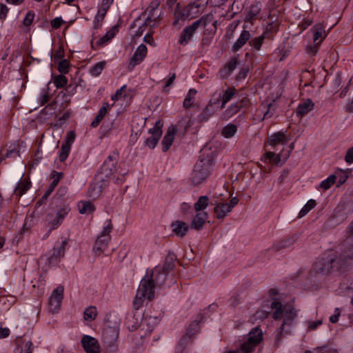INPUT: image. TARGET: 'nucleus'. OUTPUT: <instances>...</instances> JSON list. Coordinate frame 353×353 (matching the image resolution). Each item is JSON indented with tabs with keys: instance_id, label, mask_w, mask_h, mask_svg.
<instances>
[{
	"instance_id": "1",
	"label": "nucleus",
	"mask_w": 353,
	"mask_h": 353,
	"mask_svg": "<svg viewBox=\"0 0 353 353\" xmlns=\"http://www.w3.org/2000/svg\"><path fill=\"white\" fill-rule=\"evenodd\" d=\"M153 270H148L145 275L141 279L133 300V309L139 310L143 305L145 300L152 301L154 296V290L157 285L164 282V278L160 279ZM158 273H159L158 272Z\"/></svg>"
},
{
	"instance_id": "2",
	"label": "nucleus",
	"mask_w": 353,
	"mask_h": 353,
	"mask_svg": "<svg viewBox=\"0 0 353 353\" xmlns=\"http://www.w3.org/2000/svg\"><path fill=\"white\" fill-rule=\"evenodd\" d=\"M270 296L274 300L270 305L272 310H274L273 313V318L274 319H279L282 317L284 318L283 323L279 329L278 335L276 338V341L278 342L281 340V336L283 332H288V327L291 326L293 323L294 319L296 316V312L292 306L283 305L281 302L276 301L275 296L277 292L274 289H271L269 292Z\"/></svg>"
},
{
	"instance_id": "3",
	"label": "nucleus",
	"mask_w": 353,
	"mask_h": 353,
	"mask_svg": "<svg viewBox=\"0 0 353 353\" xmlns=\"http://www.w3.org/2000/svg\"><path fill=\"white\" fill-rule=\"evenodd\" d=\"M213 157L211 154H205L203 150L195 163L190 176V181L194 185L205 183L212 170Z\"/></svg>"
},
{
	"instance_id": "4",
	"label": "nucleus",
	"mask_w": 353,
	"mask_h": 353,
	"mask_svg": "<svg viewBox=\"0 0 353 353\" xmlns=\"http://www.w3.org/2000/svg\"><path fill=\"white\" fill-rule=\"evenodd\" d=\"M341 261L338 259L336 254H330L316 261L314 265V270L316 274H327L334 268H343Z\"/></svg>"
},
{
	"instance_id": "5",
	"label": "nucleus",
	"mask_w": 353,
	"mask_h": 353,
	"mask_svg": "<svg viewBox=\"0 0 353 353\" xmlns=\"http://www.w3.org/2000/svg\"><path fill=\"white\" fill-rule=\"evenodd\" d=\"M119 333V327L117 324L114 326H106L103 331V343L108 353H115L117 348L115 345Z\"/></svg>"
},
{
	"instance_id": "6",
	"label": "nucleus",
	"mask_w": 353,
	"mask_h": 353,
	"mask_svg": "<svg viewBox=\"0 0 353 353\" xmlns=\"http://www.w3.org/2000/svg\"><path fill=\"white\" fill-rule=\"evenodd\" d=\"M112 230V223L110 219L105 221L103 230L98 236L93 247V252L95 255H100L107 248L110 240V233Z\"/></svg>"
},
{
	"instance_id": "7",
	"label": "nucleus",
	"mask_w": 353,
	"mask_h": 353,
	"mask_svg": "<svg viewBox=\"0 0 353 353\" xmlns=\"http://www.w3.org/2000/svg\"><path fill=\"white\" fill-rule=\"evenodd\" d=\"M353 211L349 203H342L335 208L333 214L329 220L330 225L335 227L345 221L348 215Z\"/></svg>"
},
{
	"instance_id": "8",
	"label": "nucleus",
	"mask_w": 353,
	"mask_h": 353,
	"mask_svg": "<svg viewBox=\"0 0 353 353\" xmlns=\"http://www.w3.org/2000/svg\"><path fill=\"white\" fill-rule=\"evenodd\" d=\"M69 211V207L68 205H63L56 212L48 213L47 214L46 221L50 231L57 228L62 223Z\"/></svg>"
},
{
	"instance_id": "9",
	"label": "nucleus",
	"mask_w": 353,
	"mask_h": 353,
	"mask_svg": "<svg viewBox=\"0 0 353 353\" xmlns=\"http://www.w3.org/2000/svg\"><path fill=\"white\" fill-rule=\"evenodd\" d=\"M201 25H203V26H206V22L203 17L194 21L191 25L186 26L181 33L179 43L181 46L188 45L191 39L192 38L196 30Z\"/></svg>"
},
{
	"instance_id": "10",
	"label": "nucleus",
	"mask_w": 353,
	"mask_h": 353,
	"mask_svg": "<svg viewBox=\"0 0 353 353\" xmlns=\"http://www.w3.org/2000/svg\"><path fill=\"white\" fill-rule=\"evenodd\" d=\"M196 1L190 3L182 11L176 10L175 14L176 18L178 19H183L185 18L192 19L198 17L201 12V8L203 6L200 3H197Z\"/></svg>"
},
{
	"instance_id": "11",
	"label": "nucleus",
	"mask_w": 353,
	"mask_h": 353,
	"mask_svg": "<svg viewBox=\"0 0 353 353\" xmlns=\"http://www.w3.org/2000/svg\"><path fill=\"white\" fill-rule=\"evenodd\" d=\"M336 256L339 260L342 261V267L353 259V236H349L345 239L342 244L341 252Z\"/></svg>"
},
{
	"instance_id": "12",
	"label": "nucleus",
	"mask_w": 353,
	"mask_h": 353,
	"mask_svg": "<svg viewBox=\"0 0 353 353\" xmlns=\"http://www.w3.org/2000/svg\"><path fill=\"white\" fill-rule=\"evenodd\" d=\"M81 343L86 353H100L101 352L99 341L91 336L83 335Z\"/></svg>"
},
{
	"instance_id": "13",
	"label": "nucleus",
	"mask_w": 353,
	"mask_h": 353,
	"mask_svg": "<svg viewBox=\"0 0 353 353\" xmlns=\"http://www.w3.org/2000/svg\"><path fill=\"white\" fill-rule=\"evenodd\" d=\"M63 287L58 286L54 289L49 298L50 309L52 312H56L61 306L63 297Z\"/></svg>"
},
{
	"instance_id": "14",
	"label": "nucleus",
	"mask_w": 353,
	"mask_h": 353,
	"mask_svg": "<svg viewBox=\"0 0 353 353\" xmlns=\"http://www.w3.org/2000/svg\"><path fill=\"white\" fill-rule=\"evenodd\" d=\"M163 124L160 121L156 122L155 125L150 129L149 132L151 134V137L148 138L145 141V144L150 148H154L157 145L160 137L162 135L161 128Z\"/></svg>"
},
{
	"instance_id": "15",
	"label": "nucleus",
	"mask_w": 353,
	"mask_h": 353,
	"mask_svg": "<svg viewBox=\"0 0 353 353\" xmlns=\"http://www.w3.org/2000/svg\"><path fill=\"white\" fill-rule=\"evenodd\" d=\"M219 104V99H214L212 98L209 103L203 109L202 112L198 116V120L199 122H205L214 114L217 110L218 108L216 107Z\"/></svg>"
},
{
	"instance_id": "16",
	"label": "nucleus",
	"mask_w": 353,
	"mask_h": 353,
	"mask_svg": "<svg viewBox=\"0 0 353 353\" xmlns=\"http://www.w3.org/2000/svg\"><path fill=\"white\" fill-rule=\"evenodd\" d=\"M147 47L144 44H141L136 50L132 57L130 60L128 69L132 70L134 67L139 65L143 61L147 54Z\"/></svg>"
},
{
	"instance_id": "17",
	"label": "nucleus",
	"mask_w": 353,
	"mask_h": 353,
	"mask_svg": "<svg viewBox=\"0 0 353 353\" xmlns=\"http://www.w3.org/2000/svg\"><path fill=\"white\" fill-rule=\"evenodd\" d=\"M174 261L175 259L174 256H168L165 260L163 267L156 268L153 270V272L156 273L157 271H159V273H157L158 278L160 279H163V278L165 279L168 272L174 267Z\"/></svg>"
},
{
	"instance_id": "18",
	"label": "nucleus",
	"mask_w": 353,
	"mask_h": 353,
	"mask_svg": "<svg viewBox=\"0 0 353 353\" xmlns=\"http://www.w3.org/2000/svg\"><path fill=\"white\" fill-rule=\"evenodd\" d=\"M67 245V241H62L60 246L57 248H54L52 250V253L47 259V261L49 265H54L57 263L59 261V259L63 257L65 254V247Z\"/></svg>"
},
{
	"instance_id": "19",
	"label": "nucleus",
	"mask_w": 353,
	"mask_h": 353,
	"mask_svg": "<svg viewBox=\"0 0 353 353\" xmlns=\"http://www.w3.org/2000/svg\"><path fill=\"white\" fill-rule=\"evenodd\" d=\"M62 176V173L57 172L54 171L52 174V181L46 190L42 198L38 201L39 204H43L46 202L48 197L51 194V193L54 191L55 187L59 183L61 178Z\"/></svg>"
},
{
	"instance_id": "20",
	"label": "nucleus",
	"mask_w": 353,
	"mask_h": 353,
	"mask_svg": "<svg viewBox=\"0 0 353 353\" xmlns=\"http://www.w3.org/2000/svg\"><path fill=\"white\" fill-rule=\"evenodd\" d=\"M117 155L114 154L112 155H110L105 161L103 166L101 167V171L106 176L112 174L114 171L117 172L114 168V164L117 162Z\"/></svg>"
},
{
	"instance_id": "21",
	"label": "nucleus",
	"mask_w": 353,
	"mask_h": 353,
	"mask_svg": "<svg viewBox=\"0 0 353 353\" xmlns=\"http://www.w3.org/2000/svg\"><path fill=\"white\" fill-rule=\"evenodd\" d=\"M314 107V103L311 99H308L304 101L303 103L299 104L296 110V116L301 118L305 116L313 110Z\"/></svg>"
},
{
	"instance_id": "22",
	"label": "nucleus",
	"mask_w": 353,
	"mask_h": 353,
	"mask_svg": "<svg viewBox=\"0 0 353 353\" xmlns=\"http://www.w3.org/2000/svg\"><path fill=\"white\" fill-rule=\"evenodd\" d=\"M238 65V60L236 57L232 58L220 70L221 79H227L233 72Z\"/></svg>"
},
{
	"instance_id": "23",
	"label": "nucleus",
	"mask_w": 353,
	"mask_h": 353,
	"mask_svg": "<svg viewBox=\"0 0 353 353\" xmlns=\"http://www.w3.org/2000/svg\"><path fill=\"white\" fill-rule=\"evenodd\" d=\"M246 100H241L239 101H236L232 104H231L223 112V119H229L232 117H233L234 114H236L237 112H239L240 109L243 107L244 102Z\"/></svg>"
},
{
	"instance_id": "24",
	"label": "nucleus",
	"mask_w": 353,
	"mask_h": 353,
	"mask_svg": "<svg viewBox=\"0 0 353 353\" xmlns=\"http://www.w3.org/2000/svg\"><path fill=\"white\" fill-rule=\"evenodd\" d=\"M176 133V130L174 126H170L166 132L165 135L162 141L163 151L166 152L172 145L174 139V135Z\"/></svg>"
},
{
	"instance_id": "25",
	"label": "nucleus",
	"mask_w": 353,
	"mask_h": 353,
	"mask_svg": "<svg viewBox=\"0 0 353 353\" xmlns=\"http://www.w3.org/2000/svg\"><path fill=\"white\" fill-rule=\"evenodd\" d=\"M172 232L179 237H183L189 230V225L181 221H176L171 224Z\"/></svg>"
},
{
	"instance_id": "26",
	"label": "nucleus",
	"mask_w": 353,
	"mask_h": 353,
	"mask_svg": "<svg viewBox=\"0 0 353 353\" xmlns=\"http://www.w3.org/2000/svg\"><path fill=\"white\" fill-rule=\"evenodd\" d=\"M288 142V139L286 138V136L284 132H278L274 133L271 136L269 137L268 143L270 145L276 147L277 145H285Z\"/></svg>"
},
{
	"instance_id": "27",
	"label": "nucleus",
	"mask_w": 353,
	"mask_h": 353,
	"mask_svg": "<svg viewBox=\"0 0 353 353\" xmlns=\"http://www.w3.org/2000/svg\"><path fill=\"white\" fill-rule=\"evenodd\" d=\"M208 218V214L205 212L197 213L193 218L191 223V228L199 230H201Z\"/></svg>"
},
{
	"instance_id": "28",
	"label": "nucleus",
	"mask_w": 353,
	"mask_h": 353,
	"mask_svg": "<svg viewBox=\"0 0 353 353\" xmlns=\"http://www.w3.org/2000/svg\"><path fill=\"white\" fill-rule=\"evenodd\" d=\"M235 94L236 90L234 88H228L226 90L223 92L222 94H219L216 99H219V103L221 101L220 108H224L225 104L232 99V98L234 96Z\"/></svg>"
},
{
	"instance_id": "29",
	"label": "nucleus",
	"mask_w": 353,
	"mask_h": 353,
	"mask_svg": "<svg viewBox=\"0 0 353 353\" xmlns=\"http://www.w3.org/2000/svg\"><path fill=\"white\" fill-rule=\"evenodd\" d=\"M251 34L249 31L243 30L239 39L232 46V50L236 52L239 50L250 39Z\"/></svg>"
},
{
	"instance_id": "30",
	"label": "nucleus",
	"mask_w": 353,
	"mask_h": 353,
	"mask_svg": "<svg viewBox=\"0 0 353 353\" xmlns=\"http://www.w3.org/2000/svg\"><path fill=\"white\" fill-rule=\"evenodd\" d=\"M314 42L320 43L325 37L326 33L325 28L321 23L315 25L313 28Z\"/></svg>"
},
{
	"instance_id": "31",
	"label": "nucleus",
	"mask_w": 353,
	"mask_h": 353,
	"mask_svg": "<svg viewBox=\"0 0 353 353\" xmlns=\"http://www.w3.org/2000/svg\"><path fill=\"white\" fill-rule=\"evenodd\" d=\"M110 108V105L108 103H104L102 107L100 108L97 117L91 123V126L92 128H96L98 126L99 123L104 118L105 115L107 114L108 109Z\"/></svg>"
},
{
	"instance_id": "32",
	"label": "nucleus",
	"mask_w": 353,
	"mask_h": 353,
	"mask_svg": "<svg viewBox=\"0 0 353 353\" xmlns=\"http://www.w3.org/2000/svg\"><path fill=\"white\" fill-rule=\"evenodd\" d=\"M230 212H231V210L230 208H228V203H219L214 208V213L217 219H219L224 218Z\"/></svg>"
},
{
	"instance_id": "33",
	"label": "nucleus",
	"mask_w": 353,
	"mask_h": 353,
	"mask_svg": "<svg viewBox=\"0 0 353 353\" xmlns=\"http://www.w3.org/2000/svg\"><path fill=\"white\" fill-rule=\"evenodd\" d=\"M78 209L80 214H90L94 210V206L92 202L81 201L78 203Z\"/></svg>"
},
{
	"instance_id": "34",
	"label": "nucleus",
	"mask_w": 353,
	"mask_h": 353,
	"mask_svg": "<svg viewBox=\"0 0 353 353\" xmlns=\"http://www.w3.org/2000/svg\"><path fill=\"white\" fill-rule=\"evenodd\" d=\"M294 242V237H288L285 239H283L280 241L275 243L272 245V249L276 251H279L282 249L290 247L292 245H293Z\"/></svg>"
},
{
	"instance_id": "35",
	"label": "nucleus",
	"mask_w": 353,
	"mask_h": 353,
	"mask_svg": "<svg viewBox=\"0 0 353 353\" xmlns=\"http://www.w3.org/2000/svg\"><path fill=\"white\" fill-rule=\"evenodd\" d=\"M102 190L101 185L99 183H93L92 184L87 192V195L88 197L95 199L99 196Z\"/></svg>"
},
{
	"instance_id": "36",
	"label": "nucleus",
	"mask_w": 353,
	"mask_h": 353,
	"mask_svg": "<svg viewBox=\"0 0 353 353\" xmlns=\"http://www.w3.org/2000/svg\"><path fill=\"white\" fill-rule=\"evenodd\" d=\"M237 132V126L235 124L230 123L223 127L221 134L226 139L232 137Z\"/></svg>"
},
{
	"instance_id": "37",
	"label": "nucleus",
	"mask_w": 353,
	"mask_h": 353,
	"mask_svg": "<svg viewBox=\"0 0 353 353\" xmlns=\"http://www.w3.org/2000/svg\"><path fill=\"white\" fill-rule=\"evenodd\" d=\"M97 316V310L94 306H89L83 312V319L88 321H94Z\"/></svg>"
},
{
	"instance_id": "38",
	"label": "nucleus",
	"mask_w": 353,
	"mask_h": 353,
	"mask_svg": "<svg viewBox=\"0 0 353 353\" xmlns=\"http://www.w3.org/2000/svg\"><path fill=\"white\" fill-rule=\"evenodd\" d=\"M261 10V4L259 3H256L255 4L252 5L250 7L249 11L245 16V21H250L252 19H254L260 12Z\"/></svg>"
},
{
	"instance_id": "39",
	"label": "nucleus",
	"mask_w": 353,
	"mask_h": 353,
	"mask_svg": "<svg viewBox=\"0 0 353 353\" xmlns=\"http://www.w3.org/2000/svg\"><path fill=\"white\" fill-rule=\"evenodd\" d=\"M203 316L199 315L196 319L193 321L188 327L186 334L191 337L198 331V327L199 323L201 321Z\"/></svg>"
},
{
	"instance_id": "40",
	"label": "nucleus",
	"mask_w": 353,
	"mask_h": 353,
	"mask_svg": "<svg viewBox=\"0 0 353 353\" xmlns=\"http://www.w3.org/2000/svg\"><path fill=\"white\" fill-rule=\"evenodd\" d=\"M30 182L28 181H21L14 190V194L17 196H22L30 188Z\"/></svg>"
},
{
	"instance_id": "41",
	"label": "nucleus",
	"mask_w": 353,
	"mask_h": 353,
	"mask_svg": "<svg viewBox=\"0 0 353 353\" xmlns=\"http://www.w3.org/2000/svg\"><path fill=\"white\" fill-rule=\"evenodd\" d=\"M117 32V27H113L112 29H110L109 31L106 32V34L101 38L97 42V45L101 46L104 44L105 43L108 42L110 39H112L116 34Z\"/></svg>"
},
{
	"instance_id": "42",
	"label": "nucleus",
	"mask_w": 353,
	"mask_h": 353,
	"mask_svg": "<svg viewBox=\"0 0 353 353\" xmlns=\"http://www.w3.org/2000/svg\"><path fill=\"white\" fill-rule=\"evenodd\" d=\"M196 92H197L195 89H190L189 90V92L183 101L184 108L188 109L192 106Z\"/></svg>"
},
{
	"instance_id": "43",
	"label": "nucleus",
	"mask_w": 353,
	"mask_h": 353,
	"mask_svg": "<svg viewBox=\"0 0 353 353\" xmlns=\"http://www.w3.org/2000/svg\"><path fill=\"white\" fill-rule=\"evenodd\" d=\"M316 205V203L314 200L310 199L307 203L303 207L301 210L299 216L301 218L305 216L312 209H313Z\"/></svg>"
},
{
	"instance_id": "44",
	"label": "nucleus",
	"mask_w": 353,
	"mask_h": 353,
	"mask_svg": "<svg viewBox=\"0 0 353 353\" xmlns=\"http://www.w3.org/2000/svg\"><path fill=\"white\" fill-rule=\"evenodd\" d=\"M106 65L105 61H101L96 63L94 66L90 68V72L94 77L99 76L102 70L104 69Z\"/></svg>"
},
{
	"instance_id": "45",
	"label": "nucleus",
	"mask_w": 353,
	"mask_h": 353,
	"mask_svg": "<svg viewBox=\"0 0 353 353\" xmlns=\"http://www.w3.org/2000/svg\"><path fill=\"white\" fill-rule=\"evenodd\" d=\"M208 204V198L207 196H201L194 204V208L199 212L205 209Z\"/></svg>"
},
{
	"instance_id": "46",
	"label": "nucleus",
	"mask_w": 353,
	"mask_h": 353,
	"mask_svg": "<svg viewBox=\"0 0 353 353\" xmlns=\"http://www.w3.org/2000/svg\"><path fill=\"white\" fill-rule=\"evenodd\" d=\"M336 176L334 174L329 176L326 179L323 181L320 187L324 190H328L336 181Z\"/></svg>"
},
{
	"instance_id": "47",
	"label": "nucleus",
	"mask_w": 353,
	"mask_h": 353,
	"mask_svg": "<svg viewBox=\"0 0 353 353\" xmlns=\"http://www.w3.org/2000/svg\"><path fill=\"white\" fill-rule=\"evenodd\" d=\"M265 34H263L261 36L256 37L250 41V44L254 49L259 50L261 46L265 39Z\"/></svg>"
},
{
	"instance_id": "48",
	"label": "nucleus",
	"mask_w": 353,
	"mask_h": 353,
	"mask_svg": "<svg viewBox=\"0 0 353 353\" xmlns=\"http://www.w3.org/2000/svg\"><path fill=\"white\" fill-rule=\"evenodd\" d=\"M53 81L57 88H61L67 84L68 79L63 75H57L54 78Z\"/></svg>"
},
{
	"instance_id": "49",
	"label": "nucleus",
	"mask_w": 353,
	"mask_h": 353,
	"mask_svg": "<svg viewBox=\"0 0 353 353\" xmlns=\"http://www.w3.org/2000/svg\"><path fill=\"white\" fill-rule=\"evenodd\" d=\"M266 108H267V110L264 112L263 117L262 120H263L265 119L270 118L273 115V114L276 108V106L274 102H271V103H269L267 104Z\"/></svg>"
},
{
	"instance_id": "50",
	"label": "nucleus",
	"mask_w": 353,
	"mask_h": 353,
	"mask_svg": "<svg viewBox=\"0 0 353 353\" xmlns=\"http://www.w3.org/2000/svg\"><path fill=\"white\" fill-rule=\"evenodd\" d=\"M265 157L266 159L275 163L276 165H279L280 161H281V155L280 154H276L273 152H268L265 153Z\"/></svg>"
},
{
	"instance_id": "51",
	"label": "nucleus",
	"mask_w": 353,
	"mask_h": 353,
	"mask_svg": "<svg viewBox=\"0 0 353 353\" xmlns=\"http://www.w3.org/2000/svg\"><path fill=\"white\" fill-rule=\"evenodd\" d=\"M70 149H71V147L63 144V145L61 147V153L59 154V160L63 162L67 159V157L69 154V152L70 151Z\"/></svg>"
},
{
	"instance_id": "52",
	"label": "nucleus",
	"mask_w": 353,
	"mask_h": 353,
	"mask_svg": "<svg viewBox=\"0 0 353 353\" xmlns=\"http://www.w3.org/2000/svg\"><path fill=\"white\" fill-rule=\"evenodd\" d=\"M69 63L66 59H63L59 61L58 65V70L61 73H67L68 72Z\"/></svg>"
},
{
	"instance_id": "53",
	"label": "nucleus",
	"mask_w": 353,
	"mask_h": 353,
	"mask_svg": "<svg viewBox=\"0 0 353 353\" xmlns=\"http://www.w3.org/2000/svg\"><path fill=\"white\" fill-rule=\"evenodd\" d=\"M76 135L74 131H70L67 133L65 137V142L64 145L71 147L72 144L74 141Z\"/></svg>"
},
{
	"instance_id": "54",
	"label": "nucleus",
	"mask_w": 353,
	"mask_h": 353,
	"mask_svg": "<svg viewBox=\"0 0 353 353\" xmlns=\"http://www.w3.org/2000/svg\"><path fill=\"white\" fill-rule=\"evenodd\" d=\"M49 100V89L48 88H44L42 91L39 98V102L41 105H44Z\"/></svg>"
},
{
	"instance_id": "55",
	"label": "nucleus",
	"mask_w": 353,
	"mask_h": 353,
	"mask_svg": "<svg viewBox=\"0 0 353 353\" xmlns=\"http://www.w3.org/2000/svg\"><path fill=\"white\" fill-rule=\"evenodd\" d=\"M190 339L191 336L188 335L186 333L184 336L181 337L179 343V347L180 350H182L185 347V346L186 345V344L188 343Z\"/></svg>"
},
{
	"instance_id": "56",
	"label": "nucleus",
	"mask_w": 353,
	"mask_h": 353,
	"mask_svg": "<svg viewBox=\"0 0 353 353\" xmlns=\"http://www.w3.org/2000/svg\"><path fill=\"white\" fill-rule=\"evenodd\" d=\"M34 18V12H28L26 14V17H25V19L23 20L24 26H29L32 23Z\"/></svg>"
},
{
	"instance_id": "57",
	"label": "nucleus",
	"mask_w": 353,
	"mask_h": 353,
	"mask_svg": "<svg viewBox=\"0 0 353 353\" xmlns=\"http://www.w3.org/2000/svg\"><path fill=\"white\" fill-rule=\"evenodd\" d=\"M322 324V320H318L316 321H308L307 322V328L310 330H314L317 327Z\"/></svg>"
},
{
	"instance_id": "58",
	"label": "nucleus",
	"mask_w": 353,
	"mask_h": 353,
	"mask_svg": "<svg viewBox=\"0 0 353 353\" xmlns=\"http://www.w3.org/2000/svg\"><path fill=\"white\" fill-rule=\"evenodd\" d=\"M108 10V8H103L102 9L99 10L97 15L95 17V20L97 21H102L106 14Z\"/></svg>"
},
{
	"instance_id": "59",
	"label": "nucleus",
	"mask_w": 353,
	"mask_h": 353,
	"mask_svg": "<svg viewBox=\"0 0 353 353\" xmlns=\"http://www.w3.org/2000/svg\"><path fill=\"white\" fill-rule=\"evenodd\" d=\"M126 85L122 86L120 89L117 90L114 95L112 96V100H118L123 95V92L125 90Z\"/></svg>"
},
{
	"instance_id": "60",
	"label": "nucleus",
	"mask_w": 353,
	"mask_h": 353,
	"mask_svg": "<svg viewBox=\"0 0 353 353\" xmlns=\"http://www.w3.org/2000/svg\"><path fill=\"white\" fill-rule=\"evenodd\" d=\"M319 43H316L314 45L308 46L306 48V50L309 53H312V54H314L316 53L319 49Z\"/></svg>"
},
{
	"instance_id": "61",
	"label": "nucleus",
	"mask_w": 353,
	"mask_h": 353,
	"mask_svg": "<svg viewBox=\"0 0 353 353\" xmlns=\"http://www.w3.org/2000/svg\"><path fill=\"white\" fill-rule=\"evenodd\" d=\"M8 12V8L4 4L0 5V18L3 19L6 17L7 14Z\"/></svg>"
},
{
	"instance_id": "62",
	"label": "nucleus",
	"mask_w": 353,
	"mask_h": 353,
	"mask_svg": "<svg viewBox=\"0 0 353 353\" xmlns=\"http://www.w3.org/2000/svg\"><path fill=\"white\" fill-rule=\"evenodd\" d=\"M345 161L348 163H353V147L347 150L345 155Z\"/></svg>"
},
{
	"instance_id": "63",
	"label": "nucleus",
	"mask_w": 353,
	"mask_h": 353,
	"mask_svg": "<svg viewBox=\"0 0 353 353\" xmlns=\"http://www.w3.org/2000/svg\"><path fill=\"white\" fill-rule=\"evenodd\" d=\"M248 68H243L236 75V79L238 80H241L243 79H245L248 73Z\"/></svg>"
},
{
	"instance_id": "64",
	"label": "nucleus",
	"mask_w": 353,
	"mask_h": 353,
	"mask_svg": "<svg viewBox=\"0 0 353 353\" xmlns=\"http://www.w3.org/2000/svg\"><path fill=\"white\" fill-rule=\"evenodd\" d=\"M63 23V20L60 17H57L51 22V25L54 28H59Z\"/></svg>"
}]
</instances>
